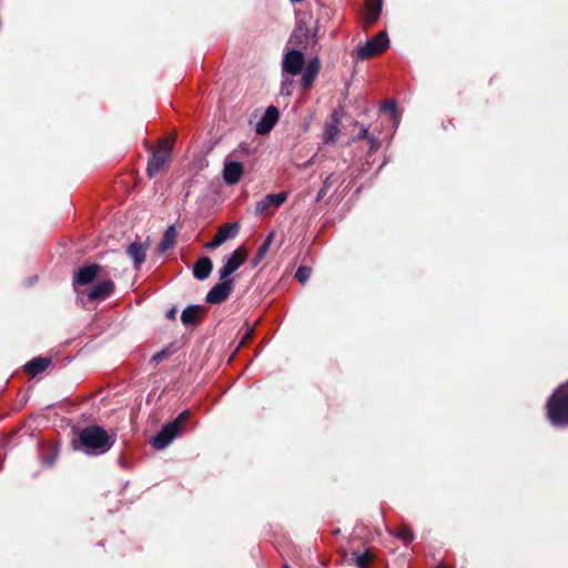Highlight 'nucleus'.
<instances>
[{"instance_id":"bb28decb","label":"nucleus","mask_w":568,"mask_h":568,"mask_svg":"<svg viewBox=\"0 0 568 568\" xmlns=\"http://www.w3.org/2000/svg\"><path fill=\"white\" fill-rule=\"evenodd\" d=\"M395 536H396L397 538H399V539L405 540L406 542H410V541H413V539H414V534H413V532H412V530H410V529H408V528H402V529H399V530L395 534Z\"/></svg>"},{"instance_id":"9d476101","label":"nucleus","mask_w":568,"mask_h":568,"mask_svg":"<svg viewBox=\"0 0 568 568\" xmlns=\"http://www.w3.org/2000/svg\"><path fill=\"white\" fill-rule=\"evenodd\" d=\"M175 424L165 425L151 440V445L155 449H164L175 437H178Z\"/></svg>"},{"instance_id":"a211bd4d","label":"nucleus","mask_w":568,"mask_h":568,"mask_svg":"<svg viewBox=\"0 0 568 568\" xmlns=\"http://www.w3.org/2000/svg\"><path fill=\"white\" fill-rule=\"evenodd\" d=\"M213 270V264L210 257H200L193 267V275L195 278L203 281L206 280Z\"/></svg>"},{"instance_id":"a878e982","label":"nucleus","mask_w":568,"mask_h":568,"mask_svg":"<svg viewBox=\"0 0 568 568\" xmlns=\"http://www.w3.org/2000/svg\"><path fill=\"white\" fill-rule=\"evenodd\" d=\"M311 276V268L307 266H300L295 273V277L300 283L304 284Z\"/></svg>"},{"instance_id":"dca6fc26","label":"nucleus","mask_w":568,"mask_h":568,"mask_svg":"<svg viewBox=\"0 0 568 568\" xmlns=\"http://www.w3.org/2000/svg\"><path fill=\"white\" fill-rule=\"evenodd\" d=\"M318 72H320V59L314 58L308 62V64L306 65V68L304 69V72L302 74L301 83L305 90L308 89L313 84Z\"/></svg>"},{"instance_id":"0eeeda50","label":"nucleus","mask_w":568,"mask_h":568,"mask_svg":"<svg viewBox=\"0 0 568 568\" xmlns=\"http://www.w3.org/2000/svg\"><path fill=\"white\" fill-rule=\"evenodd\" d=\"M222 282L215 284L206 294V302L210 304H219L225 301L233 287V278H220Z\"/></svg>"},{"instance_id":"cd10ccee","label":"nucleus","mask_w":568,"mask_h":568,"mask_svg":"<svg viewBox=\"0 0 568 568\" xmlns=\"http://www.w3.org/2000/svg\"><path fill=\"white\" fill-rule=\"evenodd\" d=\"M189 414H190L189 410H184L171 423V424H175L178 434H180L181 426L189 417Z\"/></svg>"},{"instance_id":"ddd939ff","label":"nucleus","mask_w":568,"mask_h":568,"mask_svg":"<svg viewBox=\"0 0 568 568\" xmlns=\"http://www.w3.org/2000/svg\"><path fill=\"white\" fill-rule=\"evenodd\" d=\"M339 123H341V115L337 111H334L331 115L329 122H327L324 125L323 131V142L325 144H333L336 142L338 135H339Z\"/></svg>"},{"instance_id":"f03ea898","label":"nucleus","mask_w":568,"mask_h":568,"mask_svg":"<svg viewBox=\"0 0 568 568\" xmlns=\"http://www.w3.org/2000/svg\"><path fill=\"white\" fill-rule=\"evenodd\" d=\"M547 415L552 425L568 426V382L559 386L549 398Z\"/></svg>"},{"instance_id":"7ed1b4c3","label":"nucleus","mask_w":568,"mask_h":568,"mask_svg":"<svg viewBox=\"0 0 568 568\" xmlns=\"http://www.w3.org/2000/svg\"><path fill=\"white\" fill-rule=\"evenodd\" d=\"M172 152V142L162 140L153 151L146 166L150 178L155 176L169 163Z\"/></svg>"},{"instance_id":"9b49d317","label":"nucleus","mask_w":568,"mask_h":568,"mask_svg":"<svg viewBox=\"0 0 568 568\" xmlns=\"http://www.w3.org/2000/svg\"><path fill=\"white\" fill-rule=\"evenodd\" d=\"M278 116L280 112L277 108L273 105L268 106L263 116L256 123L255 132L262 135L268 133L276 124Z\"/></svg>"},{"instance_id":"f3484780","label":"nucleus","mask_w":568,"mask_h":568,"mask_svg":"<svg viewBox=\"0 0 568 568\" xmlns=\"http://www.w3.org/2000/svg\"><path fill=\"white\" fill-rule=\"evenodd\" d=\"M113 288L114 284L110 280L99 282L89 292L88 297L91 301L105 298L108 295L112 293Z\"/></svg>"},{"instance_id":"f257e3e1","label":"nucleus","mask_w":568,"mask_h":568,"mask_svg":"<svg viewBox=\"0 0 568 568\" xmlns=\"http://www.w3.org/2000/svg\"><path fill=\"white\" fill-rule=\"evenodd\" d=\"M79 442L88 455H102L111 449L115 438L100 426L84 427L79 434Z\"/></svg>"},{"instance_id":"4468645a","label":"nucleus","mask_w":568,"mask_h":568,"mask_svg":"<svg viewBox=\"0 0 568 568\" xmlns=\"http://www.w3.org/2000/svg\"><path fill=\"white\" fill-rule=\"evenodd\" d=\"M146 244L133 242L126 248V254L132 258L135 270H139L145 261Z\"/></svg>"},{"instance_id":"20e7f679","label":"nucleus","mask_w":568,"mask_h":568,"mask_svg":"<svg viewBox=\"0 0 568 568\" xmlns=\"http://www.w3.org/2000/svg\"><path fill=\"white\" fill-rule=\"evenodd\" d=\"M388 44L389 40L387 33L381 31L374 38L357 48L356 58L358 60H368L384 52L388 48Z\"/></svg>"},{"instance_id":"f8f14e48","label":"nucleus","mask_w":568,"mask_h":568,"mask_svg":"<svg viewBox=\"0 0 568 568\" xmlns=\"http://www.w3.org/2000/svg\"><path fill=\"white\" fill-rule=\"evenodd\" d=\"M287 199L286 192H280L276 194H267L255 205V213L261 215L264 214L271 207L281 206Z\"/></svg>"},{"instance_id":"1a4fd4ad","label":"nucleus","mask_w":568,"mask_h":568,"mask_svg":"<svg viewBox=\"0 0 568 568\" xmlns=\"http://www.w3.org/2000/svg\"><path fill=\"white\" fill-rule=\"evenodd\" d=\"M244 173V166L241 162L232 160L227 156L223 166V180L229 185L236 184Z\"/></svg>"},{"instance_id":"7c9ffc66","label":"nucleus","mask_w":568,"mask_h":568,"mask_svg":"<svg viewBox=\"0 0 568 568\" xmlns=\"http://www.w3.org/2000/svg\"><path fill=\"white\" fill-rule=\"evenodd\" d=\"M164 356V352H160V353H156L155 355H153V359L159 362L163 358Z\"/></svg>"},{"instance_id":"6e6552de","label":"nucleus","mask_w":568,"mask_h":568,"mask_svg":"<svg viewBox=\"0 0 568 568\" xmlns=\"http://www.w3.org/2000/svg\"><path fill=\"white\" fill-rule=\"evenodd\" d=\"M304 64V54L298 50H290L283 58V71L296 75L301 73Z\"/></svg>"},{"instance_id":"f704fd0d","label":"nucleus","mask_w":568,"mask_h":568,"mask_svg":"<svg viewBox=\"0 0 568 568\" xmlns=\"http://www.w3.org/2000/svg\"><path fill=\"white\" fill-rule=\"evenodd\" d=\"M283 568H291L288 565H285Z\"/></svg>"},{"instance_id":"c756f323","label":"nucleus","mask_w":568,"mask_h":568,"mask_svg":"<svg viewBox=\"0 0 568 568\" xmlns=\"http://www.w3.org/2000/svg\"><path fill=\"white\" fill-rule=\"evenodd\" d=\"M57 458V453H52L50 456H47L43 460V463L48 466H52L54 460Z\"/></svg>"},{"instance_id":"39448f33","label":"nucleus","mask_w":568,"mask_h":568,"mask_svg":"<svg viewBox=\"0 0 568 568\" xmlns=\"http://www.w3.org/2000/svg\"><path fill=\"white\" fill-rule=\"evenodd\" d=\"M247 251L244 246L237 247L223 260V265L219 270L220 278H231L230 276L237 271L246 261Z\"/></svg>"},{"instance_id":"aec40b11","label":"nucleus","mask_w":568,"mask_h":568,"mask_svg":"<svg viewBox=\"0 0 568 568\" xmlns=\"http://www.w3.org/2000/svg\"><path fill=\"white\" fill-rule=\"evenodd\" d=\"M51 364L48 357H36L26 364V371L32 375H37L45 371Z\"/></svg>"},{"instance_id":"b1692460","label":"nucleus","mask_w":568,"mask_h":568,"mask_svg":"<svg viewBox=\"0 0 568 568\" xmlns=\"http://www.w3.org/2000/svg\"><path fill=\"white\" fill-rule=\"evenodd\" d=\"M365 139L368 142L369 151H375L378 148V140L376 136L372 135L368 131V128L362 126L361 131L356 136L353 138V141H358Z\"/></svg>"},{"instance_id":"4be33fe9","label":"nucleus","mask_w":568,"mask_h":568,"mask_svg":"<svg viewBox=\"0 0 568 568\" xmlns=\"http://www.w3.org/2000/svg\"><path fill=\"white\" fill-rule=\"evenodd\" d=\"M373 559L374 555L369 550L364 552L353 551L349 557L352 564L357 568H369V564L373 561Z\"/></svg>"},{"instance_id":"393cba45","label":"nucleus","mask_w":568,"mask_h":568,"mask_svg":"<svg viewBox=\"0 0 568 568\" xmlns=\"http://www.w3.org/2000/svg\"><path fill=\"white\" fill-rule=\"evenodd\" d=\"M272 241H273V233H271L265 240L264 242L261 244V246L258 247L254 258L252 260V264L254 266L258 265L261 263V261L265 257V255L267 254L268 250H270V246L272 244Z\"/></svg>"},{"instance_id":"6ab92c4d","label":"nucleus","mask_w":568,"mask_h":568,"mask_svg":"<svg viewBox=\"0 0 568 568\" xmlns=\"http://www.w3.org/2000/svg\"><path fill=\"white\" fill-rule=\"evenodd\" d=\"M176 235H178V232H176L175 226L170 225L165 230V232L159 243V247H158L159 252L165 253L166 251L171 250L176 243Z\"/></svg>"},{"instance_id":"2f4dec72","label":"nucleus","mask_w":568,"mask_h":568,"mask_svg":"<svg viewBox=\"0 0 568 568\" xmlns=\"http://www.w3.org/2000/svg\"><path fill=\"white\" fill-rule=\"evenodd\" d=\"M175 313H176L175 308L170 310V311L168 312V317H169V318H174V317H175Z\"/></svg>"},{"instance_id":"5701e85b","label":"nucleus","mask_w":568,"mask_h":568,"mask_svg":"<svg viewBox=\"0 0 568 568\" xmlns=\"http://www.w3.org/2000/svg\"><path fill=\"white\" fill-rule=\"evenodd\" d=\"M382 11V1L381 0H368L365 4V16L367 23L375 22Z\"/></svg>"},{"instance_id":"412c9836","label":"nucleus","mask_w":568,"mask_h":568,"mask_svg":"<svg viewBox=\"0 0 568 568\" xmlns=\"http://www.w3.org/2000/svg\"><path fill=\"white\" fill-rule=\"evenodd\" d=\"M202 310L199 305H190L183 310L181 321L184 325H193L199 322Z\"/></svg>"},{"instance_id":"72a5a7b5","label":"nucleus","mask_w":568,"mask_h":568,"mask_svg":"<svg viewBox=\"0 0 568 568\" xmlns=\"http://www.w3.org/2000/svg\"><path fill=\"white\" fill-rule=\"evenodd\" d=\"M329 179H331V176H328V178L324 181V186H323V187H324L325 190H327V189H328V186H329Z\"/></svg>"},{"instance_id":"423d86ee","label":"nucleus","mask_w":568,"mask_h":568,"mask_svg":"<svg viewBox=\"0 0 568 568\" xmlns=\"http://www.w3.org/2000/svg\"><path fill=\"white\" fill-rule=\"evenodd\" d=\"M240 230L239 223H227L222 225L215 233L213 240L205 244L207 250H215L224 242L234 239Z\"/></svg>"},{"instance_id":"2eb2a0df","label":"nucleus","mask_w":568,"mask_h":568,"mask_svg":"<svg viewBox=\"0 0 568 568\" xmlns=\"http://www.w3.org/2000/svg\"><path fill=\"white\" fill-rule=\"evenodd\" d=\"M99 270H100V266L97 264H91V265L81 267L75 273L73 283L79 284V285L90 284L98 275Z\"/></svg>"},{"instance_id":"c85d7f7f","label":"nucleus","mask_w":568,"mask_h":568,"mask_svg":"<svg viewBox=\"0 0 568 568\" xmlns=\"http://www.w3.org/2000/svg\"><path fill=\"white\" fill-rule=\"evenodd\" d=\"M383 109L385 111H388L390 113V115L393 116V119L395 120V122L397 123V118H396V113H397V104L395 101H388L384 104Z\"/></svg>"},{"instance_id":"473e14b6","label":"nucleus","mask_w":568,"mask_h":568,"mask_svg":"<svg viewBox=\"0 0 568 568\" xmlns=\"http://www.w3.org/2000/svg\"><path fill=\"white\" fill-rule=\"evenodd\" d=\"M325 192H326V190L323 187V189L318 192V194H317V199H316V200H317V201H320V200H321V197L325 194Z\"/></svg>"}]
</instances>
